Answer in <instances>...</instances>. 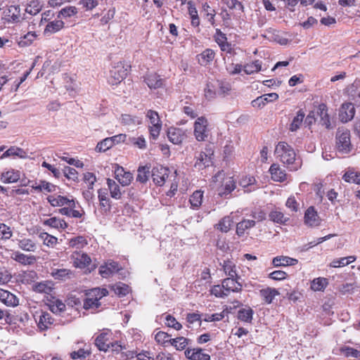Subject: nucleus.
<instances>
[{"mask_svg": "<svg viewBox=\"0 0 360 360\" xmlns=\"http://www.w3.org/2000/svg\"><path fill=\"white\" fill-rule=\"evenodd\" d=\"M131 70V65L124 60L115 63L109 70L107 82L110 86H117L124 81Z\"/></svg>", "mask_w": 360, "mask_h": 360, "instance_id": "f257e3e1", "label": "nucleus"}, {"mask_svg": "<svg viewBox=\"0 0 360 360\" xmlns=\"http://www.w3.org/2000/svg\"><path fill=\"white\" fill-rule=\"evenodd\" d=\"M108 295L106 288H94L88 290L86 292V297L84 300L83 307L85 309H97L101 305L100 300Z\"/></svg>", "mask_w": 360, "mask_h": 360, "instance_id": "f03ea898", "label": "nucleus"}, {"mask_svg": "<svg viewBox=\"0 0 360 360\" xmlns=\"http://www.w3.org/2000/svg\"><path fill=\"white\" fill-rule=\"evenodd\" d=\"M276 158L288 167L292 166L295 159L296 153L293 148L284 141L279 142L275 148Z\"/></svg>", "mask_w": 360, "mask_h": 360, "instance_id": "7ed1b4c3", "label": "nucleus"}, {"mask_svg": "<svg viewBox=\"0 0 360 360\" xmlns=\"http://www.w3.org/2000/svg\"><path fill=\"white\" fill-rule=\"evenodd\" d=\"M146 117L149 120L148 131L150 138L156 140L160 136L162 130V122L158 112L153 110H148Z\"/></svg>", "mask_w": 360, "mask_h": 360, "instance_id": "20e7f679", "label": "nucleus"}, {"mask_svg": "<svg viewBox=\"0 0 360 360\" xmlns=\"http://www.w3.org/2000/svg\"><path fill=\"white\" fill-rule=\"evenodd\" d=\"M336 148L339 152L348 153L352 150L351 136L349 130L338 128L336 132Z\"/></svg>", "mask_w": 360, "mask_h": 360, "instance_id": "39448f33", "label": "nucleus"}, {"mask_svg": "<svg viewBox=\"0 0 360 360\" xmlns=\"http://www.w3.org/2000/svg\"><path fill=\"white\" fill-rule=\"evenodd\" d=\"M193 135L198 141H205L210 136V131L208 127V120L201 116L196 119L193 124Z\"/></svg>", "mask_w": 360, "mask_h": 360, "instance_id": "423d86ee", "label": "nucleus"}, {"mask_svg": "<svg viewBox=\"0 0 360 360\" xmlns=\"http://www.w3.org/2000/svg\"><path fill=\"white\" fill-rule=\"evenodd\" d=\"M58 213L61 215L75 219H81L85 215L84 209L74 198H71L70 202L65 207L60 208Z\"/></svg>", "mask_w": 360, "mask_h": 360, "instance_id": "0eeeda50", "label": "nucleus"}, {"mask_svg": "<svg viewBox=\"0 0 360 360\" xmlns=\"http://www.w3.org/2000/svg\"><path fill=\"white\" fill-rule=\"evenodd\" d=\"M170 174L169 168L161 165L154 167L151 171V176L153 182L158 186H163Z\"/></svg>", "mask_w": 360, "mask_h": 360, "instance_id": "6e6552de", "label": "nucleus"}, {"mask_svg": "<svg viewBox=\"0 0 360 360\" xmlns=\"http://www.w3.org/2000/svg\"><path fill=\"white\" fill-rule=\"evenodd\" d=\"M112 340V333L110 330H104L95 339V345L100 351L107 352L110 349Z\"/></svg>", "mask_w": 360, "mask_h": 360, "instance_id": "1a4fd4ad", "label": "nucleus"}, {"mask_svg": "<svg viewBox=\"0 0 360 360\" xmlns=\"http://www.w3.org/2000/svg\"><path fill=\"white\" fill-rule=\"evenodd\" d=\"M73 266L76 268L84 269L91 262L90 256L81 251H75L70 255Z\"/></svg>", "mask_w": 360, "mask_h": 360, "instance_id": "9d476101", "label": "nucleus"}, {"mask_svg": "<svg viewBox=\"0 0 360 360\" xmlns=\"http://www.w3.org/2000/svg\"><path fill=\"white\" fill-rule=\"evenodd\" d=\"M120 270L121 267L118 262L113 260H108L100 266L98 272L101 277L107 278L114 274L119 272Z\"/></svg>", "mask_w": 360, "mask_h": 360, "instance_id": "9b49d317", "label": "nucleus"}, {"mask_svg": "<svg viewBox=\"0 0 360 360\" xmlns=\"http://www.w3.org/2000/svg\"><path fill=\"white\" fill-rule=\"evenodd\" d=\"M239 277H227L222 280V283L228 295L231 292H239L243 289V285L238 281Z\"/></svg>", "mask_w": 360, "mask_h": 360, "instance_id": "f8f14e48", "label": "nucleus"}, {"mask_svg": "<svg viewBox=\"0 0 360 360\" xmlns=\"http://www.w3.org/2000/svg\"><path fill=\"white\" fill-rule=\"evenodd\" d=\"M114 174L115 178L123 186L129 185L133 179L132 174L129 172H126L122 167L118 165L115 166Z\"/></svg>", "mask_w": 360, "mask_h": 360, "instance_id": "ddd939ff", "label": "nucleus"}, {"mask_svg": "<svg viewBox=\"0 0 360 360\" xmlns=\"http://www.w3.org/2000/svg\"><path fill=\"white\" fill-rule=\"evenodd\" d=\"M167 137L169 140L174 144H181L187 137L185 130L176 128L170 127L167 131Z\"/></svg>", "mask_w": 360, "mask_h": 360, "instance_id": "4468645a", "label": "nucleus"}, {"mask_svg": "<svg viewBox=\"0 0 360 360\" xmlns=\"http://www.w3.org/2000/svg\"><path fill=\"white\" fill-rule=\"evenodd\" d=\"M355 115V108L352 103H343L340 109L339 119L346 123L352 120Z\"/></svg>", "mask_w": 360, "mask_h": 360, "instance_id": "2eb2a0df", "label": "nucleus"}, {"mask_svg": "<svg viewBox=\"0 0 360 360\" xmlns=\"http://www.w3.org/2000/svg\"><path fill=\"white\" fill-rule=\"evenodd\" d=\"M305 224L309 226H318L321 224V219L314 206L307 209L304 216Z\"/></svg>", "mask_w": 360, "mask_h": 360, "instance_id": "dca6fc26", "label": "nucleus"}, {"mask_svg": "<svg viewBox=\"0 0 360 360\" xmlns=\"http://www.w3.org/2000/svg\"><path fill=\"white\" fill-rule=\"evenodd\" d=\"M185 356L190 360H211L210 356L203 352L201 348H187L184 352Z\"/></svg>", "mask_w": 360, "mask_h": 360, "instance_id": "f3484780", "label": "nucleus"}, {"mask_svg": "<svg viewBox=\"0 0 360 360\" xmlns=\"http://www.w3.org/2000/svg\"><path fill=\"white\" fill-rule=\"evenodd\" d=\"M64 27V21L57 18V19L48 22L44 28V34L45 36H51V34L60 32Z\"/></svg>", "mask_w": 360, "mask_h": 360, "instance_id": "a211bd4d", "label": "nucleus"}, {"mask_svg": "<svg viewBox=\"0 0 360 360\" xmlns=\"http://www.w3.org/2000/svg\"><path fill=\"white\" fill-rule=\"evenodd\" d=\"M278 98V95L276 93L266 94L261 96H258L257 98L252 101V105L254 108H262L267 103L273 102Z\"/></svg>", "mask_w": 360, "mask_h": 360, "instance_id": "6ab92c4d", "label": "nucleus"}, {"mask_svg": "<svg viewBox=\"0 0 360 360\" xmlns=\"http://www.w3.org/2000/svg\"><path fill=\"white\" fill-rule=\"evenodd\" d=\"M144 82L150 89H157L164 86L165 80L157 73H150L144 77Z\"/></svg>", "mask_w": 360, "mask_h": 360, "instance_id": "aec40b11", "label": "nucleus"}, {"mask_svg": "<svg viewBox=\"0 0 360 360\" xmlns=\"http://www.w3.org/2000/svg\"><path fill=\"white\" fill-rule=\"evenodd\" d=\"M269 171L273 181L276 182H284L287 180V174L279 165L276 163L272 164Z\"/></svg>", "mask_w": 360, "mask_h": 360, "instance_id": "412c9836", "label": "nucleus"}, {"mask_svg": "<svg viewBox=\"0 0 360 360\" xmlns=\"http://www.w3.org/2000/svg\"><path fill=\"white\" fill-rule=\"evenodd\" d=\"M0 301L8 307H16L19 304L16 295L2 288H0Z\"/></svg>", "mask_w": 360, "mask_h": 360, "instance_id": "4be33fe9", "label": "nucleus"}, {"mask_svg": "<svg viewBox=\"0 0 360 360\" xmlns=\"http://www.w3.org/2000/svg\"><path fill=\"white\" fill-rule=\"evenodd\" d=\"M11 258L12 259H13L14 261H15L22 265L33 264L37 260V258L35 256L27 255H25L24 253H22L19 251L13 252L11 255Z\"/></svg>", "mask_w": 360, "mask_h": 360, "instance_id": "5701e85b", "label": "nucleus"}, {"mask_svg": "<svg viewBox=\"0 0 360 360\" xmlns=\"http://www.w3.org/2000/svg\"><path fill=\"white\" fill-rule=\"evenodd\" d=\"M43 225L56 229L57 230H65L68 224L65 219L57 217H52L43 221Z\"/></svg>", "mask_w": 360, "mask_h": 360, "instance_id": "b1692460", "label": "nucleus"}, {"mask_svg": "<svg viewBox=\"0 0 360 360\" xmlns=\"http://www.w3.org/2000/svg\"><path fill=\"white\" fill-rule=\"evenodd\" d=\"M47 305L49 309L54 314H59L65 311V304L60 300L51 295L47 297Z\"/></svg>", "mask_w": 360, "mask_h": 360, "instance_id": "393cba45", "label": "nucleus"}, {"mask_svg": "<svg viewBox=\"0 0 360 360\" xmlns=\"http://www.w3.org/2000/svg\"><path fill=\"white\" fill-rule=\"evenodd\" d=\"M53 283L50 281H44L41 282H38L34 283L32 285V290L38 293H44L48 295H51V292H53Z\"/></svg>", "mask_w": 360, "mask_h": 360, "instance_id": "a878e982", "label": "nucleus"}, {"mask_svg": "<svg viewBox=\"0 0 360 360\" xmlns=\"http://www.w3.org/2000/svg\"><path fill=\"white\" fill-rule=\"evenodd\" d=\"M215 52L211 49H206L196 56V60L201 66H207L214 58Z\"/></svg>", "mask_w": 360, "mask_h": 360, "instance_id": "bb28decb", "label": "nucleus"}, {"mask_svg": "<svg viewBox=\"0 0 360 360\" xmlns=\"http://www.w3.org/2000/svg\"><path fill=\"white\" fill-rule=\"evenodd\" d=\"M298 263L297 259L288 256H277L272 259V264L274 267L295 266Z\"/></svg>", "mask_w": 360, "mask_h": 360, "instance_id": "cd10ccee", "label": "nucleus"}, {"mask_svg": "<svg viewBox=\"0 0 360 360\" xmlns=\"http://www.w3.org/2000/svg\"><path fill=\"white\" fill-rule=\"evenodd\" d=\"M4 19L8 22L19 21L20 8L17 6H10L4 11Z\"/></svg>", "mask_w": 360, "mask_h": 360, "instance_id": "c85d7f7f", "label": "nucleus"}, {"mask_svg": "<svg viewBox=\"0 0 360 360\" xmlns=\"http://www.w3.org/2000/svg\"><path fill=\"white\" fill-rule=\"evenodd\" d=\"M46 200L52 207H59L62 208L70 202L71 198L61 195L53 194L48 195Z\"/></svg>", "mask_w": 360, "mask_h": 360, "instance_id": "c756f323", "label": "nucleus"}, {"mask_svg": "<svg viewBox=\"0 0 360 360\" xmlns=\"http://www.w3.org/2000/svg\"><path fill=\"white\" fill-rule=\"evenodd\" d=\"M53 322L54 319L51 314L46 311H43L39 316L37 326L41 331L46 330L51 327Z\"/></svg>", "mask_w": 360, "mask_h": 360, "instance_id": "7c9ffc66", "label": "nucleus"}, {"mask_svg": "<svg viewBox=\"0 0 360 360\" xmlns=\"http://www.w3.org/2000/svg\"><path fill=\"white\" fill-rule=\"evenodd\" d=\"M20 178V172L18 170L11 169L4 172L1 174V181L4 184H11L17 182Z\"/></svg>", "mask_w": 360, "mask_h": 360, "instance_id": "2f4dec72", "label": "nucleus"}, {"mask_svg": "<svg viewBox=\"0 0 360 360\" xmlns=\"http://www.w3.org/2000/svg\"><path fill=\"white\" fill-rule=\"evenodd\" d=\"M236 188V182L233 176L226 178L222 184L219 194L221 196L226 197L229 195Z\"/></svg>", "mask_w": 360, "mask_h": 360, "instance_id": "473e14b6", "label": "nucleus"}, {"mask_svg": "<svg viewBox=\"0 0 360 360\" xmlns=\"http://www.w3.org/2000/svg\"><path fill=\"white\" fill-rule=\"evenodd\" d=\"M32 188L37 192L53 193L58 188L57 186L45 180H40L39 183L35 182Z\"/></svg>", "mask_w": 360, "mask_h": 360, "instance_id": "72a5a7b5", "label": "nucleus"}, {"mask_svg": "<svg viewBox=\"0 0 360 360\" xmlns=\"http://www.w3.org/2000/svg\"><path fill=\"white\" fill-rule=\"evenodd\" d=\"M317 114L320 117L321 123L325 126L326 128H330V120L328 113V107L325 103H321L317 108Z\"/></svg>", "mask_w": 360, "mask_h": 360, "instance_id": "f704fd0d", "label": "nucleus"}, {"mask_svg": "<svg viewBox=\"0 0 360 360\" xmlns=\"http://www.w3.org/2000/svg\"><path fill=\"white\" fill-rule=\"evenodd\" d=\"M221 266L228 277H239L237 273L236 264L233 260L230 259L224 260Z\"/></svg>", "mask_w": 360, "mask_h": 360, "instance_id": "c9c22d12", "label": "nucleus"}, {"mask_svg": "<svg viewBox=\"0 0 360 360\" xmlns=\"http://www.w3.org/2000/svg\"><path fill=\"white\" fill-rule=\"evenodd\" d=\"M269 217L271 221L279 224H285L290 219L278 208L272 210L269 214Z\"/></svg>", "mask_w": 360, "mask_h": 360, "instance_id": "e433bc0d", "label": "nucleus"}, {"mask_svg": "<svg viewBox=\"0 0 360 360\" xmlns=\"http://www.w3.org/2000/svg\"><path fill=\"white\" fill-rule=\"evenodd\" d=\"M191 342V340L183 337H177L169 340V345L173 346L178 351L186 350Z\"/></svg>", "mask_w": 360, "mask_h": 360, "instance_id": "4c0bfd02", "label": "nucleus"}, {"mask_svg": "<svg viewBox=\"0 0 360 360\" xmlns=\"http://www.w3.org/2000/svg\"><path fill=\"white\" fill-rule=\"evenodd\" d=\"M79 10L75 6H67L62 8L58 13V18L68 19L72 17H76L78 14Z\"/></svg>", "mask_w": 360, "mask_h": 360, "instance_id": "58836bf2", "label": "nucleus"}, {"mask_svg": "<svg viewBox=\"0 0 360 360\" xmlns=\"http://www.w3.org/2000/svg\"><path fill=\"white\" fill-rule=\"evenodd\" d=\"M356 259L354 255L334 259L330 264L331 268H340L349 265Z\"/></svg>", "mask_w": 360, "mask_h": 360, "instance_id": "ea45409f", "label": "nucleus"}, {"mask_svg": "<svg viewBox=\"0 0 360 360\" xmlns=\"http://www.w3.org/2000/svg\"><path fill=\"white\" fill-rule=\"evenodd\" d=\"M259 294L266 304H271L276 296L280 293L276 288H266L259 290Z\"/></svg>", "mask_w": 360, "mask_h": 360, "instance_id": "a19ab883", "label": "nucleus"}, {"mask_svg": "<svg viewBox=\"0 0 360 360\" xmlns=\"http://www.w3.org/2000/svg\"><path fill=\"white\" fill-rule=\"evenodd\" d=\"M202 13L203 17L207 20V21L211 24L212 26H213V27L216 26V22H215V19H214L215 15H216V11L207 3H205L202 5Z\"/></svg>", "mask_w": 360, "mask_h": 360, "instance_id": "79ce46f5", "label": "nucleus"}, {"mask_svg": "<svg viewBox=\"0 0 360 360\" xmlns=\"http://www.w3.org/2000/svg\"><path fill=\"white\" fill-rule=\"evenodd\" d=\"M203 193L202 191L197 190L190 196L189 202L192 209L197 210L201 206L203 200Z\"/></svg>", "mask_w": 360, "mask_h": 360, "instance_id": "37998d69", "label": "nucleus"}, {"mask_svg": "<svg viewBox=\"0 0 360 360\" xmlns=\"http://www.w3.org/2000/svg\"><path fill=\"white\" fill-rule=\"evenodd\" d=\"M342 179L350 184H360V172L349 169L342 176Z\"/></svg>", "mask_w": 360, "mask_h": 360, "instance_id": "c03bdc74", "label": "nucleus"}, {"mask_svg": "<svg viewBox=\"0 0 360 360\" xmlns=\"http://www.w3.org/2000/svg\"><path fill=\"white\" fill-rule=\"evenodd\" d=\"M255 221L254 219H243L236 226V233L238 236H243L245 232L255 226Z\"/></svg>", "mask_w": 360, "mask_h": 360, "instance_id": "a18cd8bd", "label": "nucleus"}, {"mask_svg": "<svg viewBox=\"0 0 360 360\" xmlns=\"http://www.w3.org/2000/svg\"><path fill=\"white\" fill-rule=\"evenodd\" d=\"M106 183L111 198L116 200L120 199L122 197V192L120 191L119 185L114 180L109 178L107 179Z\"/></svg>", "mask_w": 360, "mask_h": 360, "instance_id": "49530a36", "label": "nucleus"}, {"mask_svg": "<svg viewBox=\"0 0 360 360\" xmlns=\"http://www.w3.org/2000/svg\"><path fill=\"white\" fill-rule=\"evenodd\" d=\"M18 245L21 250L27 252H34L37 248L36 243L27 238L18 239Z\"/></svg>", "mask_w": 360, "mask_h": 360, "instance_id": "de8ad7c7", "label": "nucleus"}, {"mask_svg": "<svg viewBox=\"0 0 360 360\" xmlns=\"http://www.w3.org/2000/svg\"><path fill=\"white\" fill-rule=\"evenodd\" d=\"M262 62L259 60H255L252 62L245 63L243 65V71L247 75L257 73L262 70Z\"/></svg>", "mask_w": 360, "mask_h": 360, "instance_id": "09e8293b", "label": "nucleus"}, {"mask_svg": "<svg viewBox=\"0 0 360 360\" xmlns=\"http://www.w3.org/2000/svg\"><path fill=\"white\" fill-rule=\"evenodd\" d=\"M328 285V281L326 278H316L311 282L310 288L313 291H323Z\"/></svg>", "mask_w": 360, "mask_h": 360, "instance_id": "8fccbe9b", "label": "nucleus"}, {"mask_svg": "<svg viewBox=\"0 0 360 360\" xmlns=\"http://www.w3.org/2000/svg\"><path fill=\"white\" fill-rule=\"evenodd\" d=\"M72 274V271L68 269H53L51 272L54 279L60 281L70 278Z\"/></svg>", "mask_w": 360, "mask_h": 360, "instance_id": "3c124183", "label": "nucleus"}, {"mask_svg": "<svg viewBox=\"0 0 360 360\" xmlns=\"http://www.w3.org/2000/svg\"><path fill=\"white\" fill-rule=\"evenodd\" d=\"M69 246L76 249H82L88 244V240L85 236H78L69 240Z\"/></svg>", "mask_w": 360, "mask_h": 360, "instance_id": "603ef678", "label": "nucleus"}, {"mask_svg": "<svg viewBox=\"0 0 360 360\" xmlns=\"http://www.w3.org/2000/svg\"><path fill=\"white\" fill-rule=\"evenodd\" d=\"M231 308L226 306L223 311L220 313H216L211 315H206L204 321L206 322L219 321L222 320L225 316H227L230 312Z\"/></svg>", "mask_w": 360, "mask_h": 360, "instance_id": "864d4df0", "label": "nucleus"}, {"mask_svg": "<svg viewBox=\"0 0 360 360\" xmlns=\"http://www.w3.org/2000/svg\"><path fill=\"white\" fill-rule=\"evenodd\" d=\"M37 37V35L35 32H28L23 37H20L18 44L21 47L28 46L33 43Z\"/></svg>", "mask_w": 360, "mask_h": 360, "instance_id": "5fc2aeb1", "label": "nucleus"}, {"mask_svg": "<svg viewBox=\"0 0 360 360\" xmlns=\"http://www.w3.org/2000/svg\"><path fill=\"white\" fill-rule=\"evenodd\" d=\"M304 116L305 114L302 110L297 111L296 116L293 118L290 125V130L291 131H295L300 127Z\"/></svg>", "mask_w": 360, "mask_h": 360, "instance_id": "6e6d98bb", "label": "nucleus"}, {"mask_svg": "<svg viewBox=\"0 0 360 360\" xmlns=\"http://www.w3.org/2000/svg\"><path fill=\"white\" fill-rule=\"evenodd\" d=\"M232 224H233L232 219L230 217L226 216V217H224V218H222L219 221V223L215 225V227L220 231L226 233L230 230Z\"/></svg>", "mask_w": 360, "mask_h": 360, "instance_id": "4d7b16f0", "label": "nucleus"}, {"mask_svg": "<svg viewBox=\"0 0 360 360\" xmlns=\"http://www.w3.org/2000/svg\"><path fill=\"white\" fill-rule=\"evenodd\" d=\"M253 313V310L250 307L243 308L238 311V319L246 323H251Z\"/></svg>", "mask_w": 360, "mask_h": 360, "instance_id": "13d9d810", "label": "nucleus"}, {"mask_svg": "<svg viewBox=\"0 0 360 360\" xmlns=\"http://www.w3.org/2000/svg\"><path fill=\"white\" fill-rule=\"evenodd\" d=\"M121 123L123 125L131 126L140 124L141 123V120L136 116H133L129 114H123L121 116Z\"/></svg>", "mask_w": 360, "mask_h": 360, "instance_id": "bf43d9fd", "label": "nucleus"}, {"mask_svg": "<svg viewBox=\"0 0 360 360\" xmlns=\"http://www.w3.org/2000/svg\"><path fill=\"white\" fill-rule=\"evenodd\" d=\"M25 152L20 148L12 146L6 150L0 158H4L10 156H18L20 158H23L25 156Z\"/></svg>", "mask_w": 360, "mask_h": 360, "instance_id": "052dcab7", "label": "nucleus"}, {"mask_svg": "<svg viewBox=\"0 0 360 360\" xmlns=\"http://www.w3.org/2000/svg\"><path fill=\"white\" fill-rule=\"evenodd\" d=\"M39 238L43 240L44 245L48 247H53L58 243V238L46 232L41 233L39 236Z\"/></svg>", "mask_w": 360, "mask_h": 360, "instance_id": "680f3d73", "label": "nucleus"}, {"mask_svg": "<svg viewBox=\"0 0 360 360\" xmlns=\"http://www.w3.org/2000/svg\"><path fill=\"white\" fill-rule=\"evenodd\" d=\"M170 335L164 331H158L155 335V340L156 342L159 345H161L164 347L167 346V344H169V340H171L172 338H169Z\"/></svg>", "mask_w": 360, "mask_h": 360, "instance_id": "e2e57ef3", "label": "nucleus"}, {"mask_svg": "<svg viewBox=\"0 0 360 360\" xmlns=\"http://www.w3.org/2000/svg\"><path fill=\"white\" fill-rule=\"evenodd\" d=\"M20 278L22 283L28 284L34 282L37 278V274L34 271H27L20 274Z\"/></svg>", "mask_w": 360, "mask_h": 360, "instance_id": "0e129e2a", "label": "nucleus"}, {"mask_svg": "<svg viewBox=\"0 0 360 360\" xmlns=\"http://www.w3.org/2000/svg\"><path fill=\"white\" fill-rule=\"evenodd\" d=\"M112 147H113V145L111 139L107 137L97 143L95 150L96 152L101 153L105 152Z\"/></svg>", "mask_w": 360, "mask_h": 360, "instance_id": "69168bd1", "label": "nucleus"}, {"mask_svg": "<svg viewBox=\"0 0 360 360\" xmlns=\"http://www.w3.org/2000/svg\"><path fill=\"white\" fill-rule=\"evenodd\" d=\"M12 236L11 228L4 223H0V240H8Z\"/></svg>", "mask_w": 360, "mask_h": 360, "instance_id": "338daca9", "label": "nucleus"}, {"mask_svg": "<svg viewBox=\"0 0 360 360\" xmlns=\"http://www.w3.org/2000/svg\"><path fill=\"white\" fill-rule=\"evenodd\" d=\"M165 320V323L167 327L172 328L176 330H180L182 328V325L171 314H167Z\"/></svg>", "mask_w": 360, "mask_h": 360, "instance_id": "774afa93", "label": "nucleus"}]
</instances>
